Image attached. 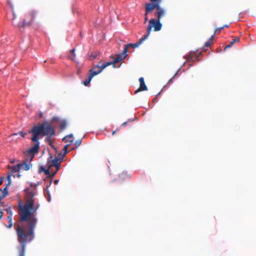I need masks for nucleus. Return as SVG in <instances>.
<instances>
[{"label": "nucleus", "mask_w": 256, "mask_h": 256, "mask_svg": "<svg viewBox=\"0 0 256 256\" xmlns=\"http://www.w3.org/2000/svg\"><path fill=\"white\" fill-rule=\"evenodd\" d=\"M26 202L24 204L19 206L20 221L26 222V226L18 224L16 231L17 234L18 241L20 247H18V256H24L26 244L30 242L34 238V230L36 226L38 219L36 211L40 204L35 196L36 194V186L32 185L25 190Z\"/></svg>", "instance_id": "1"}, {"label": "nucleus", "mask_w": 256, "mask_h": 256, "mask_svg": "<svg viewBox=\"0 0 256 256\" xmlns=\"http://www.w3.org/2000/svg\"><path fill=\"white\" fill-rule=\"evenodd\" d=\"M28 134H32V135L30 140L34 142V146L24 152L26 162L19 164L20 170H30L32 164H28V162H31L34 155L38 152L40 148L39 136H47L48 138H46V140L49 141L50 138L54 135V130L50 124H44L34 126L32 130L28 131Z\"/></svg>", "instance_id": "2"}, {"label": "nucleus", "mask_w": 256, "mask_h": 256, "mask_svg": "<svg viewBox=\"0 0 256 256\" xmlns=\"http://www.w3.org/2000/svg\"><path fill=\"white\" fill-rule=\"evenodd\" d=\"M38 13L34 10H31L26 14V18L23 20L22 24H18L19 28H24L30 26L37 18Z\"/></svg>", "instance_id": "3"}, {"label": "nucleus", "mask_w": 256, "mask_h": 256, "mask_svg": "<svg viewBox=\"0 0 256 256\" xmlns=\"http://www.w3.org/2000/svg\"><path fill=\"white\" fill-rule=\"evenodd\" d=\"M154 28V31L157 32L161 30L162 27V24L160 23V20L158 19L152 18L149 21V24L147 29V34L145 35H148V37L150 34L152 28Z\"/></svg>", "instance_id": "4"}, {"label": "nucleus", "mask_w": 256, "mask_h": 256, "mask_svg": "<svg viewBox=\"0 0 256 256\" xmlns=\"http://www.w3.org/2000/svg\"><path fill=\"white\" fill-rule=\"evenodd\" d=\"M62 154H60L59 156L60 158H56L53 160H52L50 162H49L48 164V165H49L51 168L55 167L56 170L54 172H52V176H54V175L56 174L58 171V170L60 166V163L62 161L64 156H62Z\"/></svg>", "instance_id": "5"}, {"label": "nucleus", "mask_w": 256, "mask_h": 256, "mask_svg": "<svg viewBox=\"0 0 256 256\" xmlns=\"http://www.w3.org/2000/svg\"><path fill=\"white\" fill-rule=\"evenodd\" d=\"M111 64V62H106L102 64H101V62H100L98 64L94 66L92 69L90 70V74L96 73V76L100 74L107 66L110 65Z\"/></svg>", "instance_id": "6"}, {"label": "nucleus", "mask_w": 256, "mask_h": 256, "mask_svg": "<svg viewBox=\"0 0 256 256\" xmlns=\"http://www.w3.org/2000/svg\"><path fill=\"white\" fill-rule=\"evenodd\" d=\"M63 141H64L67 144L64 147L62 150L64 152L62 156H64L68 152V149L72 148L71 144L74 142V136L72 134L66 136L62 139Z\"/></svg>", "instance_id": "7"}, {"label": "nucleus", "mask_w": 256, "mask_h": 256, "mask_svg": "<svg viewBox=\"0 0 256 256\" xmlns=\"http://www.w3.org/2000/svg\"><path fill=\"white\" fill-rule=\"evenodd\" d=\"M148 38V35H144L135 44H129L124 46V52H127L129 48H136L138 47L145 40Z\"/></svg>", "instance_id": "8"}, {"label": "nucleus", "mask_w": 256, "mask_h": 256, "mask_svg": "<svg viewBox=\"0 0 256 256\" xmlns=\"http://www.w3.org/2000/svg\"><path fill=\"white\" fill-rule=\"evenodd\" d=\"M160 6V2H150V3L146 4V13L145 16L148 15V14L152 11L154 9L157 10V8Z\"/></svg>", "instance_id": "9"}, {"label": "nucleus", "mask_w": 256, "mask_h": 256, "mask_svg": "<svg viewBox=\"0 0 256 256\" xmlns=\"http://www.w3.org/2000/svg\"><path fill=\"white\" fill-rule=\"evenodd\" d=\"M126 53L124 52V50L122 53L116 56L113 62H112L111 64L114 65V64L116 63H118L123 60L126 56Z\"/></svg>", "instance_id": "10"}, {"label": "nucleus", "mask_w": 256, "mask_h": 256, "mask_svg": "<svg viewBox=\"0 0 256 256\" xmlns=\"http://www.w3.org/2000/svg\"><path fill=\"white\" fill-rule=\"evenodd\" d=\"M11 170L10 172L8 173V176H7V180L8 181V184L10 183V176L14 174V173L18 172L20 170V165L19 164H18L16 166H11L10 168Z\"/></svg>", "instance_id": "11"}, {"label": "nucleus", "mask_w": 256, "mask_h": 256, "mask_svg": "<svg viewBox=\"0 0 256 256\" xmlns=\"http://www.w3.org/2000/svg\"><path fill=\"white\" fill-rule=\"evenodd\" d=\"M139 82H140V87L139 88L136 90L134 92V94H137L138 92L140 91H144L146 90H148V88L145 84L144 79L143 78L141 77L139 78Z\"/></svg>", "instance_id": "12"}, {"label": "nucleus", "mask_w": 256, "mask_h": 256, "mask_svg": "<svg viewBox=\"0 0 256 256\" xmlns=\"http://www.w3.org/2000/svg\"><path fill=\"white\" fill-rule=\"evenodd\" d=\"M165 14V10L162 8L160 6L157 8L156 12L155 14V16L158 20H160L162 16Z\"/></svg>", "instance_id": "13"}, {"label": "nucleus", "mask_w": 256, "mask_h": 256, "mask_svg": "<svg viewBox=\"0 0 256 256\" xmlns=\"http://www.w3.org/2000/svg\"><path fill=\"white\" fill-rule=\"evenodd\" d=\"M44 174L47 176L48 177L50 178H52L54 176H52V172H54V171H53L52 170H51V167L48 165L47 168H46L44 170Z\"/></svg>", "instance_id": "14"}, {"label": "nucleus", "mask_w": 256, "mask_h": 256, "mask_svg": "<svg viewBox=\"0 0 256 256\" xmlns=\"http://www.w3.org/2000/svg\"><path fill=\"white\" fill-rule=\"evenodd\" d=\"M96 73H94L92 74H90L88 78V79L85 80H84L82 82V84H84L86 86H87L90 83L92 78L96 76Z\"/></svg>", "instance_id": "15"}, {"label": "nucleus", "mask_w": 256, "mask_h": 256, "mask_svg": "<svg viewBox=\"0 0 256 256\" xmlns=\"http://www.w3.org/2000/svg\"><path fill=\"white\" fill-rule=\"evenodd\" d=\"M60 120V118L58 117V116H54L52 119H51V120H50V123H48V122H43L42 124H40L39 125H42V124H50V126H52L54 129V130L55 131V129L54 128V127L53 126H52V124H53L56 122H58Z\"/></svg>", "instance_id": "16"}, {"label": "nucleus", "mask_w": 256, "mask_h": 256, "mask_svg": "<svg viewBox=\"0 0 256 256\" xmlns=\"http://www.w3.org/2000/svg\"><path fill=\"white\" fill-rule=\"evenodd\" d=\"M239 41L240 38L238 37H236L235 38L232 39L230 43L225 47V49L230 48L236 42H239Z\"/></svg>", "instance_id": "17"}, {"label": "nucleus", "mask_w": 256, "mask_h": 256, "mask_svg": "<svg viewBox=\"0 0 256 256\" xmlns=\"http://www.w3.org/2000/svg\"><path fill=\"white\" fill-rule=\"evenodd\" d=\"M67 126V122L66 120H62L60 124V127L62 130H64Z\"/></svg>", "instance_id": "18"}, {"label": "nucleus", "mask_w": 256, "mask_h": 256, "mask_svg": "<svg viewBox=\"0 0 256 256\" xmlns=\"http://www.w3.org/2000/svg\"><path fill=\"white\" fill-rule=\"evenodd\" d=\"M81 144H82V140H76L75 142V143H74L76 146L75 147L70 148V150H74L76 148H77Z\"/></svg>", "instance_id": "19"}, {"label": "nucleus", "mask_w": 256, "mask_h": 256, "mask_svg": "<svg viewBox=\"0 0 256 256\" xmlns=\"http://www.w3.org/2000/svg\"><path fill=\"white\" fill-rule=\"evenodd\" d=\"M18 134H20L22 137L24 138L26 136L27 134V133L24 132H19L18 133H15V134H12L11 136H17Z\"/></svg>", "instance_id": "20"}, {"label": "nucleus", "mask_w": 256, "mask_h": 256, "mask_svg": "<svg viewBox=\"0 0 256 256\" xmlns=\"http://www.w3.org/2000/svg\"><path fill=\"white\" fill-rule=\"evenodd\" d=\"M213 38H214V35H212L211 36V38L209 39V40L206 42L204 46L206 47L210 46L212 44V40H213Z\"/></svg>", "instance_id": "21"}, {"label": "nucleus", "mask_w": 256, "mask_h": 256, "mask_svg": "<svg viewBox=\"0 0 256 256\" xmlns=\"http://www.w3.org/2000/svg\"><path fill=\"white\" fill-rule=\"evenodd\" d=\"M180 70L179 69L178 72L175 74L172 78H171L168 82V84H170L173 82V79L178 75V72Z\"/></svg>", "instance_id": "22"}, {"label": "nucleus", "mask_w": 256, "mask_h": 256, "mask_svg": "<svg viewBox=\"0 0 256 256\" xmlns=\"http://www.w3.org/2000/svg\"><path fill=\"white\" fill-rule=\"evenodd\" d=\"M223 29H224V27H220V28H216L214 30V34H218L220 33V32Z\"/></svg>", "instance_id": "23"}, {"label": "nucleus", "mask_w": 256, "mask_h": 256, "mask_svg": "<svg viewBox=\"0 0 256 256\" xmlns=\"http://www.w3.org/2000/svg\"><path fill=\"white\" fill-rule=\"evenodd\" d=\"M70 53L72 55V57L70 58L72 60H74V58L76 57L75 48H73L70 50Z\"/></svg>", "instance_id": "24"}, {"label": "nucleus", "mask_w": 256, "mask_h": 256, "mask_svg": "<svg viewBox=\"0 0 256 256\" xmlns=\"http://www.w3.org/2000/svg\"><path fill=\"white\" fill-rule=\"evenodd\" d=\"M12 214L11 211L10 212L8 215V222H12Z\"/></svg>", "instance_id": "25"}, {"label": "nucleus", "mask_w": 256, "mask_h": 256, "mask_svg": "<svg viewBox=\"0 0 256 256\" xmlns=\"http://www.w3.org/2000/svg\"><path fill=\"white\" fill-rule=\"evenodd\" d=\"M97 56V55L96 54H94V53H92L90 56V60H94V58H96Z\"/></svg>", "instance_id": "26"}, {"label": "nucleus", "mask_w": 256, "mask_h": 256, "mask_svg": "<svg viewBox=\"0 0 256 256\" xmlns=\"http://www.w3.org/2000/svg\"><path fill=\"white\" fill-rule=\"evenodd\" d=\"M186 60H188V62L194 61V60H192V56L190 54L186 56Z\"/></svg>", "instance_id": "27"}, {"label": "nucleus", "mask_w": 256, "mask_h": 256, "mask_svg": "<svg viewBox=\"0 0 256 256\" xmlns=\"http://www.w3.org/2000/svg\"><path fill=\"white\" fill-rule=\"evenodd\" d=\"M8 4L11 7L12 10H14V6H13L12 4V3H11V2H10V0H8Z\"/></svg>", "instance_id": "28"}, {"label": "nucleus", "mask_w": 256, "mask_h": 256, "mask_svg": "<svg viewBox=\"0 0 256 256\" xmlns=\"http://www.w3.org/2000/svg\"><path fill=\"white\" fill-rule=\"evenodd\" d=\"M46 168L42 166H41L40 168V170H39V172H44V170Z\"/></svg>", "instance_id": "29"}, {"label": "nucleus", "mask_w": 256, "mask_h": 256, "mask_svg": "<svg viewBox=\"0 0 256 256\" xmlns=\"http://www.w3.org/2000/svg\"><path fill=\"white\" fill-rule=\"evenodd\" d=\"M8 223H9V224H8V226H7V228H11L12 227V224H12V222H8Z\"/></svg>", "instance_id": "30"}, {"label": "nucleus", "mask_w": 256, "mask_h": 256, "mask_svg": "<svg viewBox=\"0 0 256 256\" xmlns=\"http://www.w3.org/2000/svg\"><path fill=\"white\" fill-rule=\"evenodd\" d=\"M12 13H13V18H12V20H14L16 18V14L14 13V10H12Z\"/></svg>", "instance_id": "31"}, {"label": "nucleus", "mask_w": 256, "mask_h": 256, "mask_svg": "<svg viewBox=\"0 0 256 256\" xmlns=\"http://www.w3.org/2000/svg\"><path fill=\"white\" fill-rule=\"evenodd\" d=\"M128 122H124L122 124V126H125L127 125Z\"/></svg>", "instance_id": "32"}, {"label": "nucleus", "mask_w": 256, "mask_h": 256, "mask_svg": "<svg viewBox=\"0 0 256 256\" xmlns=\"http://www.w3.org/2000/svg\"><path fill=\"white\" fill-rule=\"evenodd\" d=\"M2 215H3V212L0 210V220L2 219Z\"/></svg>", "instance_id": "33"}, {"label": "nucleus", "mask_w": 256, "mask_h": 256, "mask_svg": "<svg viewBox=\"0 0 256 256\" xmlns=\"http://www.w3.org/2000/svg\"><path fill=\"white\" fill-rule=\"evenodd\" d=\"M160 2V0H150V2Z\"/></svg>", "instance_id": "34"}, {"label": "nucleus", "mask_w": 256, "mask_h": 256, "mask_svg": "<svg viewBox=\"0 0 256 256\" xmlns=\"http://www.w3.org/2000/svg\"><path fill=\"white\" fill-rule=\"evenodd\" d=\"M16 176L19 178L20 176V175L18 174H14V177H16Z\"/></svg>", "instance_id": "35"}, {"label": "nucleus", "mask_w": 256, "mask_h": 256, "mask_svg": "<svg viewBox=\"0 0 256 256\" xmlns=\"http://www.w3.org/2000/svg\"><path fill=\"white\" fill-rule=\"evenodd\" d=\"M144 16H145V18H144L145 22H146L148 20V18L147 15H146V16L144 15Z\"/></svg>", "instance_id": "36"}, {"label": "nucleus", "mask_w": 256, "mask_h": 256, "mask_svg": "<svg viewBox=\"0 0 256 256\" xmlns=\"http://www.w3.org/2000/svg\"><path fill=\"white\" fill-rule=\"evenodd\" d=\"M58 182V180H54V184H56Z\"/></svg>", "instance_id": "37"}, {"label": "nucleus", "mask_w": 256, "mask_h": 256, "mask_svg": "<svg viewBox=\"0 0 256 256\" xmlns=\"http://www.w3.org/2000/svg\"><path fill=\"white\" fill-rule=\"evenodd\" d=\"M228 26H229V25L225 24L224 26H222V27H224V28H228Z\"/></svg>", "instance_id": "38"}, {"label": "nucleus", "mask_w": 256, "mask_h": 256, "mask_svg": "<svg viewBox=\"0 0 256 256\" xmlns=\"http://www.w3.org/2000/svg\"><path fill=\"white\" fill-rule=\"evenodd\" d=\"M39 116H40V118H42V116H43L42 113L41 112H40Z\"/></svg>", "instance_id": "39"}, {"label": "nucleus", "mask_w": 256, "mask_h": 256, "mask_svg": "<svg viewBox=\"0 0 256 256\" xmlns=\"http://www.w3.org/2000/svg\"><path fill=\"white\" fill-rule=\"evenodd\" d=\"M3 180L2 179L0 178V186L2 184Z\"/></svg>", "instance_id": "40"}, {"label": "nucleus", "mask_w": 256, "mask_h": 256, "mask_svg": "<svg viewBox=\"0 0 256 256\" xmlns=\"http://www.w3.org/2000/svg\"><path fill=\"white\" fill-rule=\"evenodd\" d=\"M116 133V131H113L112 132V135H114Z\"/></svg>", "instance_id": "41"}, {"label": "nucleus", "mask_w": 256, "mask_h": 256, "mask_svg": "<svg viewBox=\"0 0 256 256\" xmlns=\"http://www.w3.org/2000/svg\"><path fill=\"white\" fill-rule=\"evenodd\" d=\"M52 182V180H50V181L49 186L51 184Z\"/></svg>", "instance_id": "42"}, {"label": "nucleus", "mask_w": 256, "mask_h": 256, "mask_svg": "<svg viewBox=\"0 0 256 256\" xmlns=\"http://www.w3.org/2000/svg\"><path fill=\"white\" fill-rule=\"evenodd\" d=\"M134 120H130H130H128V122H133Z\"/></svg>", "instance_id": "43"}, {"label": "nucleus", "mask_w": 256, "mask_h": 256, "mask_svg": "<svg viewBox=\"0 0 256 256\" xmlns=\"http://www.w3.org/2000/svg\"><path fill=\"white\" fill-rule=\"evenodd\" d=\"M52 156L50 154V159H52Z\"/></svg>", "instance_id": "44"}, {"label": "nucleus", "mask_w": 256, "mask_h": 256, "mask_svg": "<svg viewBox=\"0 0 256 256\" xmlns=\"http://www.w3.org/2000/svg\"><path fill=\"white\" fill-rule=\"evenodd\" d=\"M48 188V186H46V189L47 190Z\"/></svg>", "instance_id": "45"}]
</instances>
